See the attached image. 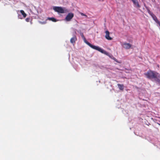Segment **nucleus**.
I'll list each match as a JSON object with an SVG mask.
<instances>
[{
    "label": "nucleus",
    "mask_w": 160,
    "mask_h": 160,
    "mask_svg": "<svg viewBox=\"0 0 160 160\" xmlns=\"http://www.w3.org/2000/svg\"><path fill=\"white\" fill-rule=\"evenodd\" d=\"M80 13L81 15L82 16H84L86 18H87V17H88L86 15L84 14L82 12H81Z\"/></svg>",
    "instance_id": "ddd939ff"
},
{
    "label": "nucleus",
    "mask_w": 160,
    "mask_h": 160,
    "mask_svg": "<svg viewBox=\"0 0 160 160\" xmlns=\"http://www.w3.org/2000/svg\"><path fill=\"white\" fill-rule=\"evenodd\" d=\"M47 20L52 21L53 22H56L57 21L56 19L54 18H48Z\"/></svg>",
    "instance_id": "9b49d317"
},
{
    "label": "nucleus",
    "mask_w": 160,
    "mask_h": 160,
    "mask_svg": "<svg viewBox=\"0 0 160 160\" xmlns=\"http://www.w3.org/2000/svg\"><path fill=\"white\" fill-rule=\"evenodd\" d=\"M147 10L148 13L151 16V15H152V14H153V13L149 9H148Z\"/></svg>",
    "instance_id": "2eb2a0df"
},
{
    "label": "nucleus",
    "mask_w": 160,
    "mask_h": 160,
    "mask_svg": "<svg viewBox=\"0 0 160 160\" xmlns=\"http://www.w3.org/2000/svg\"><path fill=\"white\" fill-rule=\"evenodd\" d=\"M74 17V14L72 13H69L65 18L67 21H70Z\"/></svg>",
    "instance_id": "20e7f679"
},
{
    "label": "nucleus",
    "mask_w": 160,
    "mask_h": 160,
    "mask_svg": "<svg viewBox=\"0 0 160 160\" xmlns=\"http://www.w3.org/2000/svg\"><path fill=\"white\" fill-rule=\"evenodd\" d=\"M102 1H103V0H102Z\"/></svg>",
    "instance_id": "aec40b11"
},
{
    "label": "nucleus",
    "mask_w": 160,
    "mask_h": 160,
    "mask_svg": "<svg viewBox=\"0 0 160 160\" xmlns=\"http://www.w3.org/2000/svg\"><path fill=\"white\" fill-rule=\"evenodd\" d=\"M21 16L20 15H18V18L21 19H22V18H21Z\"/></svg>",
    "instance_id": "f3484780"
},
{
    "label": "nucleus",
    "mask_w": 160,
    "mask_h": 160,
    "mask_svg": "<svg viewBox=\"0 0 160 160\" xmlns=\"http://www.w3.org/2000/svg\"><path fill=\"white\" fill-rule=\"evenodd\" d=\"M114 60H115V61H116V62H117V61H116V60H115V59H114Z\"/></svg>",
    "instance_id": "a211bd4d"
},
{
    "label": "nucleus",
    "mask_w": 160,
    "mask_h": 160,
    "mask_svg": "<svg viewBox=\"0 0 160 160\" xmlns=\"http://www.w3.org/2000/svg\"><path fill=\"white\" fill-rule=\"evenodd\" d=\"M124 48L126 49H129L131 47V45L129 43H125L123 45Z\"/></svg>",
    "instance_id": "423d86ee"
},
{
    "label": "nucleus",
    "mask_w": 160,
    "mask_h": 160,
    "mask_svg": "<svg viewBox=\"0 0 160 160\" xmlns=\"http://www.w3.org/2000/svg\"><path fill=\"white\" fill-rule=\"evenodd\" d=\"M88 44L89 46L92 49L98 50L102 53H103L107 56H109V54L108 52L105 51H104V50L101 48L99 47L93 45L91 44L90 43H88Z\"/></svg>",
    "instance_id": "f03ea898"
},
{
    "label": "nucleus",
    "mask_w": 160,
    "mask_h": 160,
    "mask_svg": "<svg viewBox=\"0 0 160 160\" xmlns=\"http://www.w3.org/2000/svg\"><path fill=\"white\" fill-rule=\"evenodd\" d=\"M20 12L23 15V18H25L27 16V14L24 12L23 10H21Z\"/></svg>",
    "instance_id": "9d476101"
},
{
    "label": "nucleus",
    "mask_w": 160,
    "mask_h": 160,
    "mask_svg": "<svg viewBox=\"0 0 160 160\" xmlns=\"http://www.w3.org/2000/svg\"><path fill=\"white\" fill-rule=\"evenodd\" d=\"M106 35L105 36V38L106 39L108 40H111L112 38L109 36V32L108 31H106L105 32Z\"/></svg>",
    "instance_id": "39448f33"
},
{
    "label": "nucleus",
    "mask_w": 160,
    "mask_h": 160,
    "mask_svg": "<svg viewBox=\"0 0 160 160\" xmlns=\"http://www.w3.org/2000/svg\"><path fill=\"white\" fill-rule=\"evenodd\" d=\"M81 35V36H82V38L84 39V42H85L88 45V43H89V42H88L86 40V39L85 38V37H84V35L83 34V33H82V34Z\"/></svg>",
    "instance_id": "f8f14e48"
},
{
    "label": "nucleus",
    "mask_w": 160,
    "mask_h": 160,
    "mask_svg": "<svg viewBox=\"0 0 160 160\" xmlns=\"http://www.w3.org/2000/svg\"><path fill=\"white\" fill-rule=\"evenodd\" d=\"M30 18H27L25 19V20L27 22H29L30 21Z\"/></svg>",
    "instance_id": "dca6fc26"
},
{
    "label": "nucleus",
    "mask_w": 160,
    "mask_h": 160,
    "mask_svg": "<svg viewBox=\"0 0 160 160\" xmlns=\"http://www.w3.org/2000/svg\"><path fill=\"white\" fill-rule=\"evenodd\" d=\"M133 2L134 4L138 8H140V6L139 5L138 2L137 0H131Z\"/></svg>",
    "instance_id": "6e6552de"
},
{
    "label": "nucleus",
    "mask_w": 160,
    "mask_h": 160,
    "mask_svg": "<svg viewBox=\"0 0 160 160\" xmlns=\"http://www.w3.org/2000/svg\"><path fill=\"white\" fill-rule=\"evenodd\" d=\"M77 40L76 37L75 36H73L70 39V42L71 43L74 45L75 43V42Z\"/></svg>",
    "instance_id": "0eeeda50"
},
{
    "label": "nucleus",
    "mask_w": 160,
    "mask_h": 160,
    "mask_svg": "<svg viewBox=\"0 0 160 160\" xmlns=\"http://www.w3.org/2000/svg\"><path fill=\"white\" fill-rule=\"evenodd\" d=\"M158 124L160 126V124Z\"/></svg>",
    "instance_id": "6ab92c4d"
},
{
    "label": "nucleus",
    "mask_w": 160,
    "mask_h": 160,
    "mask_svg": "<svg viewBox=\"0 0 160 160\" xmlns=\"http://www.w3.org/2000/svg\"><path fill=\"white\" fill-rule=\"evenodd\" d=\"M53 9L55 11L59 13H63L65 12L64 10L61 7H54L53 8Z\"/></svg>",
    "instance_id": "7ed1b4c3"
},
{
    "label": "nucleus",
    "mask_w": 160,
    "mask_h": 160,
    "mask_svg": "<svg viewBox=\"0 0 160 160\" xmlns=\"http://www.w3.org/2000/svg\"><path fill=\"white\" fill-rule=\"evenodd\" d=\"M146 77L150 79H154L155 81L160 83V75L158 73L150 70L144 73Z\"/></svg>",
    "instance_id": "f257e3e1"
},
{
    "label": "nucleus",
    "mask_w": 160,
    "mask_h": 160,
    "mask_svg": "<svg viewBox=\"0 0 160 160\" xmlns=\"http://www.w3.org/2000/svg\"><path fill=\"white\" fill-rule=\"evenodd\" d=\"M118 87L119 88V89L122 91H123L124 89V85L123 84H118Z\"/></svg>",
    "instance_id": "1a4fd4ad"
},
{
    "label": "nucleus",
    "mask_w": 160,
    "mask_h": 160,
    "mask_svg": "<svg viewBox=\"0 0 160 160\" xmlns=\"http://www.w3.org/2000/svg\"><path fill=\"white\" fill-rule=\"evenodd\" d=\"M39 23L42 24H45L47 23V21H43V22L40 21V22H39Z\"/></svg>",
    "instance_id": "4468645a"
}]
</instances>
